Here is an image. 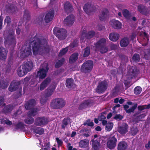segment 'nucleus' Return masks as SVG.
<instances>
[{"label":"nucleus","mask_w":150,"mask_h":150,"mask_svg":"<svg viewBox=\"0 0 150 150\" xmlns=\"http://www.w3.org/2000/svg\"><path fill=\"white\" fill-rule=\"evenodd\" d=\"M27 72L30 71L32 69L33 67V63L32 62H24L21 66Z\"/></svg>","instance_id":"4be33fe9"},{"label":"nucleus","mask_w":150,"mask_h":150,"mask_svg":"<svg viewBox=\"0 0 150 150\" xmlns=\"http://www.w3.org/2000/svg\"><path fill=\"white\" fill-rule=\"evenodd\" d=\"M48 64L47 63H44L42 68L37 72V76L39 79H44L46 76L49 68L48 67Z\"/></svg>","instance_id":"39448f33"},{"label":"nucleus","mask_w":150,"mask_h":150,"mask_svg":"<svg viewBox=\"0 0 150 150\" xmlns=\"http://www.w3.org/2000/svg\"><path fill=\"white\" fill-rule=\"evenodd\" d=\"M1 123L9 125H11L12 124V122L6 118H4L2 119L1 120Z\"/></svg>","instance_id":"bf43d9fd"},{"label":"nucleus","mask_w":150,"mask_h":150,"mask_svg":"<svg viewBox=\"0 0 150 150\" xmlns=\"http://www.w3.org/2000/svg\"><path fill=\"white\" fill-rule=\"evenodd\" d=\"M28 72L24 69L22 67V66H21L19 67L18 70V74L20 77H21L25 75Z\"/></svg>","instance_id":"ea45409f"},{"label":"nucleus","mask_w":150,"mask_h":150,"mask_svg":"<svg viewBox=\"0 0 150 150\" xmlns=\"http://www.w3.org/2000/svg\"><path fill=\"white\" fill-rule=\"evenodd\" d=\"M138 132V130L137 128L132 127L131 128L130 132L132 135L134 136Z\"/></svg>","instance_id":"6e6d98bb"},{"label":"nucleus","mask_w":150,"mask_h":150,"mask_svg":"<svg viewBox=\"0 0 150 150\" xmlns=\"http://www.w3.org/2000/svg\"><path fill=\"white\" fill-rule=\"evenodd\" d=\"M65 105L64 100L61 98H57L53 99L50 104L51 107L54 109H60L62 108Z\"/></svg>","instance_id":"f03ea898"},{"label":"nucleus","mask_w":150,"mask_h":150,"mask_svg":"<svg viewBox=\"0 0 150 150\" xmlns=\"http://www.w3.org/2000/svg\"><path fill=\"white\" fill-rule=\"evenodd\" d=\"M30 45L32 46L33 52L35 55L47 53L50 51L47 41L43 37L35 35L31 39Z\"/></svg>","instance_id":"f257e3e1"},{"label":"nucleus","mask_w":150,"mask_h":150,"mask_svg":"<svg viewBox=\"0 0 150 150\" xmlns=\"http://www.w3.org/2000/svg\"><path fill=\"white\" fill-rule=\"evenodd\" d=\"M108 11L107 9L103 10L99 16V18L100 21H103L108 16Z\"/></svg>","instance_id":"f704fd0d"},{"label":"nucleus","mask_w":150,"mask_h":150,"mask_svg":"<svg viewBox=\"0 0 150 150\" xmlns=\"http://www.w3.org/2000/svg\"><path fill=\"white\" fill-rule=\"evenodd\" d=\"M30 15L29 11L28 10H25L23 16V19L24 21H29L30 20Z\"/></svg>","instance_id":"a19ab883"},{"label":"nucleus","mask_w":150,"mask_h":150,"mask_svg":"<svg viewBox=\"0 0 150 150\" xmlns=\"http://www.w3.org/2000/svg\"><path fill=\"white\" fill-rule=\"evenodd\" d=\"M8 83L5 81L3 80L0 81V87L3 89L6 88L8 86Z\"/></svg>","instance_id":"8fccbe9b"},{"label":"nucleus","mask_w":150,"mask_h":150,"mask_svg":"<svg viewBox=\"0 0 150 150\" xmlns=\"http://www.w3.org/2000/svg\"><path fill=\"white\" fill-rule=\"evenodd\" d=\"M96 49L99 50L101 54L106 53L108 50V48L106 45L100 47Z\"/></svg>","instance_id":"a18cd8bd"},{"label":"nucleus","mask_w":150,"mask_h":150,"mask_svg":"<svg viewBox=\"0 0 150 150\" xmlns=\"http://www.w3.org/2000/svg\"><path fill=\"white\" fill-rule=\"evenodd\" d=\"M123 116L120 114H116L114 117H113L114 119L120 121L123 118Z\"/></svg>","instance_id":"0e129e2a"},{"label":"nucleus","mask_w":150,"mask_h":150,"mask_svg":"<svg viewBox=\"0 0 150 150\" xmlns=\"http://www.w3.org/2000/svg\"><path fill=\"white\" fill-rule=\"evenodd\" d=\"M32 54L31 47L29 46L23 50L21 54V57L25 58Z\"/></svg>","instance_id":"5701e85b"},{"label":"nucleus","mask_w":150,"mask_h":150,"mask_svg":"<svg viewBox=\"0 0 150 150\" xmlns=\"http://www.w3.org/2000/svg\"><path fill=\"white\" fill-rule=\"evenodd\" d=\"M25 125L23 123L20 122L16 125V129H23L25 128Z\"/></svg>","instance_id":"5fc2aeb1"},{"label":"nucleus","mask_w":150,"mask_h":150,"mask_svg":"<svg viewBox=\"0 0 150 150\" xmlns=\"http://www.w3.org/2000/svg\"><path fill=\"white\" fill-rule=\"evenodd\" d=\"M70 123V119L69 118H65L62 121V124L61 126L62 128L64 129L65 127L68 124Z\"/></svg>","instance_id":"79ce46f5"},{"label":"nucleus","mask_w":150,"mask_h":150,"mask_svg":"<svg viewBox=\"0 0 150 150\" xmlns=\"http://www.w3.org/2000/svg\"><path fill=\"white\" fill-rule=\"evenodd\" d=\"M106 45V40L104 38L100 39L96 43V49Z\"/></svg>","instance_id":"2f4dec72"},{"label":"nucleus","mask_w":150,"mask_h":150,"mask_svg":"<svg viewBox=\"0 0 150 150\" xmlns=\"http://www.w3.org/2000/svg\"><path fill=\"white\" fill-rule=\"evenodd\" d=\"M142 91V88L140 87L137 86L134 90V92L136 95L139 94Z\"/></svg>","instance_id":"4d7b16f0"},{"label":"nucleus","mask_w":150,"mask_h":150,"mask_svg":"<svg viewBox=\"0 0 150 150\" xmlns=\"http://www.w3.org/2000/svg\"><path fill=\"white\" fill-rule=\"evenodd\" d=\"M138 113H136L133 115L134 117L132 119V122L135 123L138 122L139 121H142V119L144 117L146 114L145 113L139 115Z\"/></svg>","instance_id":"2eb2a0df"},{"label":"nucleus","mask_w":150,"mask_h":150,"mask_svg":"<svg viewBox=\"0 0 150 150\" xmlns=\"http://www.w3.org/2000/svg\"><path fill=\"white\" fill-rule=\"evenodd\" d=\"M110 24L114 28L118 29L121 28V23L118 21L113 19L110 22Z\"/></svg>","instance_id":"a878e982"},{"label":"nucleus","mask_w":150,"mask_h":150,"mask_svg":"<svg viewBox=\"0 0 150 150\" xmlns=\"http://www.w3.org/2000/svg\"><path fill=\"white\" fill-rule=\"evenodd\" d=\"M129 43V39L127 37H124L120 41V46L122 47H125L127 46Z\"/></svg>","instance_id":"72a5a7b5"},{"label":"nucleus","mask_w":150,"mask_h":150,"mask_svg":"<svg viewBox=\"0 0 150 150\" xmlns=\"http://www.w3.org/2000/svg\"><path fill=\"white\" fill-rule=\"evenodd\" d=\"M48 120L45 117H38L35 120L34 124L37 126H41L47 124Z\"/></svg>","instance_id":"1a4fd4ad"},{"label":"nucleus","mask_w":150,"mask_h":150,"mask_svg":"<svg viewBox=\"0 0 150 150\" xmlns=\"http://www.w3.org/2000/svg\"><path fill=\"white\" fill-rule=\"evenodd\" d=\"M137 8L138 11L142 14H146L147 13V9L144 6L139 5L138 6Z\"/></svg>","instance_id":"473e14b6"},{"label":"nucleus","mask_w":150,"mask_h":150,"mask_svg":"<svg viewBox=\"0 0 150 150\" xmlns=\"http://www.w3.org/2000/svg\"><path fill=\"white\" fill-rule=\"evenodd\" d=\"M34 131L36 133L40 135L42 134L44 132V130L40 127H38L34 129Z\"/></svg>","instance_id":"09e8293b"},{"label":"nucleus","mask_w":150,"mask_h":150,"mask_svg":"<svg viewBox=\"0 0 150 150\" xmlns=\"http://www.w3.org/2000/svg\"><path fill=\"white\" fill-rule=\"evenodd\" d=\"M74 16L73 15H69L64 19V24L67 26L71 25L74 23Z\"/></svg>","instance_id":"ddd939ff"},{"label":"nucleus","mask_w":150,"mask_h":150,"mask_svg":"<svg viewBox=\"0 0 150 150\" xmlns=\"http://www.w3.org/2000/svg\"><path fill=\"white\" fill-rule=\"evenodd\" d=\"M137 106V103L135 104L134 105L132 106V107H130V108L128 109L129 107V105H124V108L125 111H126L127 113H129L131 112H133L134 111V110L136 109Z\"/></svg>","instance_id":"bb28decb"},{"label":"nucleus","mask_w":150,"mask_h":150,"mask_svg":"<svg viewBox=\"0 0 150 150\" xmlns=\"http://www.w3.org/2000/svg\"><path fill=\"white\" fill-rule=\"evenodd\" d=\"M64 7L65 11L68 13L71 12L73 10L71 5L68 2H67L64 4Z\"/></svg>","instance_id":"e433bc0d"},{"label":"nucleus","mask_w":150,"mask_h":150,"mask_svg":"<svg viewBox=\"0 0 150 150\" xmlns=\"http://www.w3.org/2000/svg\"><path fill=\"white\" fill-rule=\"evenodd\" d=\"M83 9L86 13L88 14L91 12L94 11L96 10V8L93 5L88 3L84 6Z\"/></svg>","instance_id":"f8f14e48"},{"label":"nucleus","mask_w":150,"mask_h":150,"mask_svg":"<svg viewBox=\"0 0 150 150\" xmlns=\"http://www.w3.org/2000/svg\"><path fill=\"white\" fill-rule=\"evenodd\" d=\"M77 42L76 40H74L73 42L70 45V46L72 48L77 46Z\"/></svg>","instance_id":"774afa93"},{"label":"nucleus","mask_w":150,"mask_h":150,"mask_svg":"<svg viewBox=\"0 0 150 150\" xmlns=\"http://www.w3.org/2000/svg\"><path fill=\"white\" fill-rule=\"evenodd\" d=\"M14 35V31L13 30H12L11 32L9 33L8 35L5 39V41L6 43L9 45L16 44L15 39Z\"/></svg>","instance_id":"9d476101"},{"label":"nucleus","mask_w":150,"mask_h":150,"mask_svg":"<svg viewBox=\"0 0 150 150\" xmlns=\"http://www.w3.org/2000/svg\"><path fill=\"white\" fill-rule=\"evenodd\" d=\"M79 56V54L77 53H74L71 54L69 58V62L70 64L73 63L77 60Z\"/></svg>","instance_id":"7c9ffc66"},{"label":"nucleus","mask_w":150,"mask_h":150,"mask_svg":"<svg viewBox=\"0 0 150 150\" xmlns=\"http://www.w3.org/2000/svg\"><path fill=\"white\" fill-rule=\"evenodd\" d=\"M11 22V19L9 16H7L4 20V23H7V26H9Z\"/></svg>","instance_id":"680f3d73"},{"label":"nucleus","mask_w":150,"mask_h":150,"mask_svg":"<svg viewBox=\"0 0 150 150\" xmlns=\"http://www.w3.org/2000/svg\"><path fill=\"white\" fill-rule=\"evenodd\" d=\"M48 98L45 96H44L42 97L40 100L41 103L42 105H44L47 101Z\"/></svg>","instance_id":"69168bd1"},{"label":"nucleus","mask_w":150,"mask_h":150,"mask_svg":"<svg viewBox=\"0 0 150 150\" xmlns=\"http://www.w3.org/2000/svg\"><path fill=\"white\" fill-rule=\"evenodd\" d=\"M93 66V62L91 60H88L84 62L81 66V71L85 73L91 71Z\"/></svg>","instance_id":"20e7f679"},{"label":"nucleus","mask_w":150,"mask_h":150,"mask_svg":"<svg viewBox=\"0 0 150 150\" xmlns=\"http://www.w3.org/2000/svg\"><path fill=\"white\" fill-rule=\"evenodd\" d=\"M54 16V12L53 9L50 10L45 15V22L48 23L52 20Z\"/></svg>","instance_id":"4468645a"},{"label":"nucleus","mask_w":150,"mask_h":150,"mask_svg":"<svg viewBox=\"0 0 150 150\" xmlns=\"http://www.w3.org/2000/svg\"><path fill=\"white\" fill-rule=\"evenodd\" d=\"M89 140L87 139L81 140L79 142V146L81 148H86L88 146Z\"/></svg>","instance_id":"cd10ccee"},{"label":"nucleus","mask_w":150,"mask_h":150,"mask_svg":"<svg viewBox=\"0 0 150 150\" xmlns=\"http://www.w3.org/2000/svg\"><path fill=\"white\" fill-rule=\"evenodd\" d=\"M34 119L32 117H29L25 120V122L28 125H30L32 124L34 122Z\"/></svg>","instance_id":"603ef678"},{"label":"nucleus","mask_w":150,"mask_h":150,"mask_svg":"<svg viewBox=\"0 0 150 150\" xmlns=\"http://www.w3.org/2000/svg\"><path fill=\"white\" fill-rule=\"evenodd\" d=\"M55 89L54 86L51 88H48L45 90L44 96L48 99L52 94Z\"/></svg>","instance_id":"b1692460"},{"label":"nucleus","mask_w":150,"mask_h":150,"mask_svg":"<svg viewBox=\"0 0 150 150\" xmlns=\"http://www.w3.org/2000/svg\"><path fill=\"white\" fill-rule=\"evenodd\" d=\"M93 103V101L91 99L85 100L79 105V110H82L83 109L86 108L88 106H90Z\"/></svg>","instance_id":"412c9836"},{"label":"nucleus","mask_w":150,"mask_h":150,"mask_svg":"<svg viewBox=\"0 0 150 150\" xmlns=\"http://www.w3.org/2000/svg\"><path fill=\"white\" fill-rule=\"evenodd\" d=\"M117 136H115L110 137L108 140L107 144L108 148L110 149H113L115 146L117 141Z\"/></svg>","instance_id":"6e6552de"},{"label":"nucleus","mask_w":150,"mask_h":150,"mask_svg":"<svg viewBox=\"0 0 150 150\" xmlns=\"http://www.w3.org/2000/svg\"><path fill=\"white\" fill-rule=\"evenodd\" d=\"M66 85L70 90L73 89L76 87L74 80L71 78L67 79L66 80Z\"/></svg>","instance_id":"aec40b11"},{"label":"nucleus","mask_w":150,"mask_h":150,"mask_svg":"<svg viewBox=\"0 0 150 150\" xmlns=\"http://www.w3.org/2000/svg\"><path fill=\"white\" fill-rule=\"evenodd\" d=\"M90 48L89 47H87L83 51V57H88L90 54Z\"/></svg>","instance_id":"c03bdc74"},{"label":"nucleus","mask_w":150,"mask_h":150,"mask_svg":"<svg viewBox=\"0 0 150 150\" xmlns=\"http://www.w3.org/2000/svg\"><path fill=\"white\" fill-rule=\"evenodd\" d=\"M140 56L137 53L134 54L132 57V59L133 62H138L140 60Z\"/></svg>","instance_id":"de8ad7c7"},{"label":"nucleus","mask_w":150,"mask_h":150,"mask_svg":"<svg viewBox=\"0 0 150 150\" xmlns=\"http://www.w3.org/2000/svg\"><path fill=\"white\" fill-rule=\"evenodd\" d=\"M127 143L124 141L120 142L118 145V150H127Z\"/></svg>","instance_id":"c85d7f7f"},{"label":"nucleus","mask_w":150,"mask_h":150,"mask_svg":"<svg viewBox=\"0 0 150 150\" xmlns=\"http://www.w3.org/2000/svg\"><path fill=\"white\" fill-rule=\"evenodd\" d=\"M119 58L121 59L122 63L123 64H125L128 61V58L127 56L122 54L119 55Z\"/></svg>","instance_id":"37998d69"},{"label":"nucleus","mask_w":150,"mask_h":150,"mask_svg":"<svg viewBox=\"0 0 150 150\" xmlns=\"http://www.w3.org/2000/svg\"><path fill=\"white\" fill-rule=\"evenodd\" d=\"M6 57V53L5 49L3 47H0V59H5Z\"/></svg>","instance_id":"4c0bfd02"},{"label":"nucleus","mask_w":150,"mask_h":150,"mask_svg":"<svg viewBox=\"0 0 150 150\" xmlns=\"http://www.w3.org/2000/svg\"><path fill=\"white\" fill-rule=\"evenodd\" d=\"M22 88H20L15 93V97L16 98H18L22 95Z\"/></svg>","instance_id":"13d9d810"},{"label":"nucleus","mask_w":150,"mask_h":150,"mask_svg":"<svg viewBox=\"0 0 150 150\" xmlns=\"http://www.w3.org/2000/svg\"><path fill=\"white\" fill-rule=\"evenodd\" d=\"M122 14L126 18H128L130 16L129 11L127 9H124L122 11Z\"/></svg>","instance_id":"864d4df0"},{"label":"nucleus","mask_w":150,"mask_h":150,"mask_svg":"<svg viewBox=\"0 0 150 150\" xmlns=\"http://www.w3.org/2000/svg\"><path fill=\"white\" fill-rule=\"evenodd\" d=\"M119 35L115 33H110L109 35V38L110 40L113 41H116L119 38Z\"/></svg>","instance_id":"c756f323"},{"label":"nucleus","mask_w":150,"mask_h":150,"mask_svg":"<svg viewBox=\"0 0 150 150\" xmlns=\"http://www.w3.org/2000/svg\"><path fill=\"white\" fill-rule=\"evenodd\" d=\"M108 85V83L106 81H103L99 82L96 88V92L99 93L104 92L107 89Z\"/></svg>","instance_id":"0eeeda50"},{"label":"nucleus","mask_w":150,"mask_h":150,"mask_svg":"<svg viewBox=\"0 0 150 150\" xmlns=\"http://www.w3.org/2000/svg\"><path fill=\"white\" fill-rule=\"evenodd\" d=\"M95 34V32L93 31H91L87 33L83 32L80 38V39L84 40L86 39H90L93 37Z\"/></svg>","instance_id":"dca6fc26"},{"label":"nucleus","mask_w":150,"mask_h":150,"mask_svg":"<svg viewBox=\"0 0 150 150\" xmlns=\"http://www.w3.org/2000/svg\"><path fill=\"white\" fill-rule=\"evenodd\" d=\"M35 104V100L34 99H31L25 103V108L27 110L32 109L34 107Z\"/></svg>","instance_id":"a211bd4d"},{"label":"nucleus","mask_w":150,"mask_h":150,"mask_svg":"<svg viewBox=\"0 0 150 150\" xmlns=\"http://www.w3.org/2000/svg\"><path fill=\"white\" fill-rule=\"evenodd\" d=\"M124 83L126 86V89L128 88L132 84V83H130L129 81L126 80L124 81Z\"/></svg>","instance_id":"338daca9"},{"label":"nucleus","mask_w":150,"mask_h":150,"mask_svg":"<svg viewBox=\"0 0 150 150\" xmlns=\"http://www.w3.org/2000/svg\"><path fill=\"white\" fill-rule=\"evenodd\" d=\"M113 124L112 122H108L106 125V129L108 131H110L112 128Z\"/></svg>","instance_id":"052dcab7"},{"label":"nucleus","mask_w":150,"mask_h":150,"mask_svg":"<svg viewBox=\"0 0 150 150\" xmlns=\"http://www.w3.org/2000/svg\"><path fill=\"white\" fill-rule=\"evenodd\" d=\"M6 8L9 13H13L15 10V6L13 4H7L6 5Z\"/></svg>","instance_id":"c9c22d12"},{"label":"nucleus","mask_w":150,"mask_h":150,"mask_svg":"<svg viewBox=\"0 0 150 150\" xmlns=\"http://www.w3.org/2000/svg\"><path fill=\"white\" fill-rule=\"evenodd\" d=\"M53 32L54 34L61 40L64 39L67 36V31L63 28H55L54 29Z\"/></svg>","instance_id":"7ed1b4c3"},{"label":"nucleus","mask_w":150,"mask_h":150,"mask_svg":"<svg viewBox=\"0 0 150 150\" xmlns=\"http://www.w3.org/2000/svg\"><path fill=\"white\" fill-rule=\"evenodd\" d=\"M139 71L137 67L132 66L129 67L127 74V78L129 79L135 77L139 73Z\"/></svg>","instance_id":"423d86ee"},{"label":"nucleus","mask_w":150,"mask_h":150,"mask_svg":"<svg viewBox=\"0 0 150 150\" xmlns=\"http://www.w3.org/2000/svg\"><path fill=\"white\" fill-rule=\"evenodd\" d=\"M39 110V109L38 108H34L29 111L28 115L30 116H34L36 115L37 111Z\"/></svg>","instance_id":"49530a36"},{"label":"nucleus","mask_w":150,"mask_h":150,"mask_svg":"<svg viewBox=\"0 0 150 150\" xmlns=\"http://www.w3.org/2000/svg\"><path fill=\"white\" fill-rule=\"evenodd\" d=\"M13 109V106L12 105H8L4 107L3 110V112L6 114L10 112Z\"/></svg>","instance_id":"58836bf2"},{"label":"nucleus","mask_w":150,"mask_h":150,"mask_svg":"<svg viewBox=\"0 0 150 150\" xmlns=\"http://www.w3.org/2000/svg\"><path fill=\"white\" fill-rule=\"evenodd\" d=\"M64 61V59L63 58H62L61 59L59 60L58 62L56 63L55 66V67L56 68H58L61 67L63 64Z\"/></svg>","instance_id":"3c124183"},{"label":"nucleus","mask_w":150,"mask_h":150,"mask_svg":"<svg viewBox=\"0 0 150 150\" xmlns=\"http://www.w3.org/2000/svg\"><path fill=\"white\" fill-rule=\"evenodd\" d=\"M51 81L50 78L47 77L40 84V88L41 91L44 90L49 84Z\"/></svg>","instance_id":"6ab92c4d"},{"label":"nucleus","mask_w":150,"mask_h":150,"mask_svg":"<svg viewBox=\"0 0 150 150\" xmlns=\"http://www.w3.org/2000/svg\"><path fill=\"white\" fill-rule=\"evenodd\" d=\"M92 142V146L94 150H98L100 146V139H97L96 140L92 139L91 140Z\"/></svg>","instance_id":"393cba45"},{"label":"nucleus","mask_w":150,"mask_h":150,"mask_svg":"<svg viewBox=\"0 0 150 150\" xmlns=\"http://www.w3.org/2000/svg\"><path fill=\"white\" fill-rule=\"evenodd\" d=\"M21 83L20 81L12 82L8 88L9 90L11 92L16 91Z\"/></svg>","instance_id":"f3484780"},{"label":"nucleus","mask_w":150,"mask_h":150,"mask_svg":"<svg viewBox=\"0 0 150 150\" xmlns=\"http://www.w3.org/2000/svg\"><path fill=\"white\" fill-rule=\"evenodd\" d=\"M129 126L126 123H123L119 126L117 131L122 135H124L128 132Z\"/></svg>","instance_id":"9b49d317"},{"label":"nucleus","mask_w":150,"mask_h":150,"mask_svg":"<svg viewBox=\"0 0 150 150\" xmlns=\"http://www.w3.org/2000/svg\"><path fill=\"white\" fill-rule=\"evenodd\" d=\"M68 50V47H65L63 48L62 50H61L59 54V56H62L64 54H65Z\"/></svg>","instance_id":"e2e57ef3"}]
</instances>
